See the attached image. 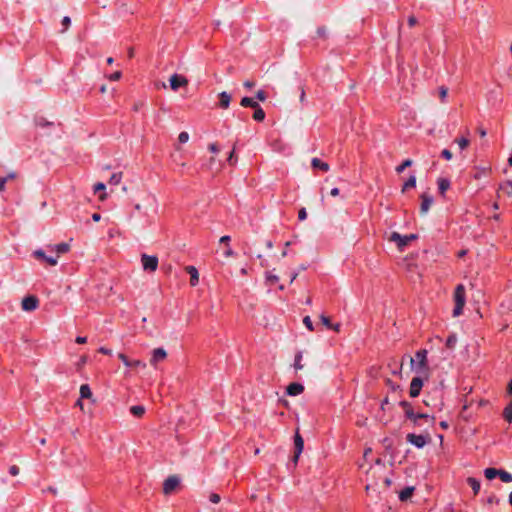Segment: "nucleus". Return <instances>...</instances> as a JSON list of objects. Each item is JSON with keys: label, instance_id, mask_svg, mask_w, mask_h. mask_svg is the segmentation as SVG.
Listing matches in <instances>:
<instances>
[{"label": "nucleus", "instance_id": "f03ea898", "mask_svg": "<svg viewBox=\"0 0 512 512\" xmlns=\"http://www.w3.org/2000/svg\"><path fill=\"white\" fill-rule=\"evenodd\" d=\"M410 367L416 374L422 375L424 378H429V367L427 360V351L419 350L414 357H409Z\"/></svg>", "mask_w": 512, "mask_h": 512}, {"label": "nucleus", "instance_id": "58836bf2", "mask_svg": "<svg viewBox=\"0 0 512 512\" xmlns=\"http://www.w3.org/2000/svg\"><path fill=\"white\" fill-rule=\"evenodd\" d=\"M457 336L455 334H452L450 335L447 340H446V346L449 348V349H453L456 344H457Z\"/></svg>", "mask_w": 512, "mask_h": 512}, {"label": "nucleus", "instance_id": "aec40b11", "mask_svg": "<svg viewBox=\"0 0 512 512\" xmlns=\"http://www.w3.org/2000/svg\"><path fill=\"white\" fill-rule=\"evenodd\" d=\"M311 166L314 168V169H319V170H322L323 172H327L329 171L330 169V166L328 163L326 162H323L322 160H320L319 158H313L311 160Z\"/></svg>", "mask_w": 512, "mask_h": 512}, {"label": "nucleus", "instance_id": "a19ab883", "mask_svg": "<svg viewBox=\"0 0 512 512\" xmlns=\"http://www.w3.org/2000/svg\"><path fill=\"white\" fill-rule=\"evenodd\" d=\"M499 477L505 483L512 482V474H510V473H508L506 471L500 470L499 471Z\"/></svg>", "mask_w": 512, "mask_h": 512}, {"label": "nucleus", "instance_id": "0eeeda50", "mask_svg": "<svg viewBox=\"0 0 512 512\" xmlns=\"http://www.w3.org/2000/svg\"><path fill=\"white\" fill-rule=\"evenodd\" d=\"M428 380V378H424L422 375L417 374L412 378L410 387H409V395L412 398L419 396L421 389L424 385V382Z\"/></svg>", "mask_w": 512, "mask_h": 512}, {"label": "nucleus", "instance_id": "c9c22d12", "mask_svg": "<svg viewBox=\"0 0 512 512\" xmlns=\"http://www.w3.org/2000/svg\"><path fill=\"white\" fill-rule=\"evenodd\" d=\"M416 186V177L415 175H411L409 179L404 183L402 191L404 192L408 188H414Z\"/></svg>", "mask_w": 512, "mask_h": 512}, {"label": "nucleus", "instance_id": "9d476101", "mask_svg": "<svg viewBox=\"0 0 512 512\" xmlns=\"http://www.w3.org/2000/svg\"><path fill=\"white\" fill-rule=\"evenodd\" d=\"M188 84V80L186 77L179 75V74H173L169 78V85L173 91H177L180 87H185Z\"/></svg>", "mask_w": 512, "mask_h": 512}, {"label": "nucleus", "instance_id": "bf43d9fd", "mask_svg": "<svg viewBox=\"0 0 512 512\" xmlns=\"http://www.w3.org/2000/svg\"><path fill=\"white\" fill-rule=\"evenodd\" d=\"M70 23H71L70 17L65 16L62 20V24L64 25L65 29H67L69 27Z\"/></svg>", "mask_w": 512, "mask_h": 512}, {"label": "nucleus", "instance_id": "13d9d810", "mask_svg": "<svg viewBox=\"0 0 512 512\" xmlns=\"http://www.w3.org/2000/svg\"><path fill=\"white\" fill-rule=\"evenodd\" d=\"M208 149L214 154H217L219 152V148L215 143L209 144Z\"/></svg>", "mask_w": 512, "mask_h": 512}, {"label": "nucleus", "instance_id": "6ab92c4d", "mask_svg": "<svg viewBox=\"0 0 512 512\" xmlns=\"http://www.w3.org/2000/svg\"><path fill=\"white\" fill-rule=\"evenodd\" d=\"M80 399H90L92 402H95L93 399V394L91 388L88 384H82L79 388Z\"/></svg>", "mask_w": 512, "mask_h": 512}, {"label": "nucleus", "instance_id": "6e6552de", "mask_svg": "<svg viewBox=\"0 0 512 512\" xmlns=\"http://www.w3.org/2000/svg\"><path fill=\"white\" fill-rule=\"evenodd\" d=\"M430 440V437L428 434H420V435H417V434H413V433H410L407 435V441L415 446L416 448H423Z\"/></svg>", "mask_w": 512, "mask_h": 512}, {"label": "nucleus", "instance_id": "774afa93", "mask_svg": "<svg viewBox=\"0 0 512 512\" xmlns=\"http://www.w3.org/2000/svg\"><path fill=\"white\" fill-rule=\"evenodd\" d=\"M254 85H255V83H254V82H252V81H248V80H247V81H245V82H244V86H245L246 88H248V89L253 88V87H254Z\"/></svg>", "mask_w": 512, "mask_h": 512}, {"label": "nucleus", "instance_id": "3c124183", "mask_svg": "<svg viewBox=\"0 0 512 512\" xmlns=\"http://www.w3.org/2000/svg\"><path fill=\"white\" fill-rule=\"evenodd\" d=\"M256 98L259 100V101H265L266 100V94L263 90H258L257 93H256Z\"/></svg>", "mask_w": 512, "mask_h": 512}, {"label": "nucleus", "instance_id": "dca6fc26", "mask_svg": "<svg viewBox=\"0 0 512 512\" xmlns=\"http://www.w3.org/2000/svg\"><path fill=\"white\" fill-rule=\"evenodd\" d=\"M33 254L36 258L43 259L51 266H55L58 263L57 257L46 256L44 251L41 249L35 250Z\"/></svg>", "mask_w": 512, "mask_h": 512}, {"label": "nucleus", "instance_id": "393cba45", "mask_svg": "<svg viewBox=\"0 0 512 512\" xmlns=\"http://www.w3.org/2000/svg\"><path fill=\"white\" fill-rule=\"evenodd\" d=\"M500 190L503 191L507 196H512V180H507L500 185Z\"/></svg>", "mask_w": 512, "mask_h": 512}, {"label": "nucleus", "instance_id": "39448f33", "mask_svg": "<svg viewBox=\"0 0 512 512\" xmlns=\"http://www.w3.org/2000/svg\"><path fill=\"white\" fill-rule=\"evenodd\" d=\"M417 238V234L401 235L398 232H393L389 240L396 243L398 249L403 251L410 241L416 240Z\"/></svg>", "mask_w": 512, "mask_h": 512}, {"label": "nucleus", "instance_id": "49530a36", "mask_svg": "<svg viewBox=\"0 0 512 512\" xmlns=\"http://www.w3.org/2000/svg\"><path fill=\"white\" fill-rule=\"evenodd\" d=\"M303 324L306 326V328L309 331H313L314 330V326H313L312 320H311V318L309 316H305L304 317Z\"/></svg>", "mask_w": 512, "mask_h": 512}, {"label": "nucleus", "instance_id": "f3484780", "mask_svg": "<svg viewBox=\"0 0 512 512\" xmlns=\"http://www.w3.org/2000/svg\"><path fill=\"white\" fill-rule=\"evenodd\" d=\"M304 391V386L300 383H291L288 385L286 392L289 396H298Z\"/></svg>", "mask_w": 512, "mask_h": 512}, {"label": "nucleus", "instance_id": "0e129e2a", "mask_svg": "<svg viewBox=\"0 0 512 512\" xmlns=\"http://www.w3.org/2000/svg\"><path fill=\"white\" fill-rule=\"evenodd\" d=\"M6 183H7V178H3V177H1V178H0V190H1V191H2V190H4V188H5V184H6Z\"/></svg>", "mask_w": 512, "mask_h": 512}, {"label": "nucleus", "instance_id": "9b49d317", "mask_svg": "<svg viewBox=\"0 0 512 512\" xmlns=\"http://www.w3.org/2000/svg\"><path fill=\"white\" fill-rule=\"evenodd\" d=\"M167 357V352L164 348H156L151 352L150 363L154 367L157 366L158 362L164 361Z\"/></svg>", "mask_w": 512, "mask_h": 512}, {"label": "nucleus", "instance_id": "7ed1b4c3", "mask_svg": "<svg viewBox=\"0 0 512 512\" xmlns=\"http://www.w3.org/2000/svg\"><path fill=\"white\" fill-rule=\"evenodd\" d=\"M454 302L455 307L453 309V317H459L463 313V308L466 303V292L465 287L462 284L456 286L454 291Z\"/></svg>", "mask_w": 512, "mask_h": 512}, {"label": "nucleus", "instance_id": "37998d69", "mask_svg": "<svg viewBox=\"0 0 512 512\" xmlns=\"http://www.w3.org/2000/svg\"><path fill=\"white\" fill-rule=\"evenodd\" d=\"M411 165H412V160L407 159V160L403 161L401 165L396 167V172L402 173L407 167H410Z\"/></svg>", "mask_w": 512, "mask_h": 512}, {"label": "nucleus", "instance_id": "79ce46f5", "mask_svg": "<svg viewBox=\"0 0 512 512\" xmlns=\"http://www.w3.org/2000/svg\"><path fill=\"white\" fill-rule=\"evenodd\" d=\"M316 35L319 38H323V39L327 38V36H328V29L325 26L318 27L316 29Z\"/></svg>", "mask_w": 512, "mask_h": 512}, {"label": "nucleus", "instance_id": "052dcab7", "mask_svg": "<svg viewBox=\"0 0 512 512\" xmlns=\"http://www.w3.org/2000/svg\"><path fill=\"white\" fill-rule=\"evenodd\" d=\"M75 341L78 344H85L87 342V338L84 336H78L76 337Z\"/></svg>", "mask_w": 512, "mask_h": 512}, {"label": "nucleus", "instance_id": "e433bc0d", "mask_svg": "<svg viewBox=\"0 0 512 512\" xmlns=\"http://www.w3.org/2000/svg\"><path fill=\"white\" fill-rule=\"evenodd\" d=\"M122 180V173L121 172H117V173H113L109 179V183L110 184H113V185H118Z\"/></svg>", "mask_w": 512, "mask_h": 512}, {"label": "nucleus", "instance_id": "1a4fd4ad", "mask_svg": "<svg viewBox=\"0 0 512 512\" xmlns=\"http://www.w3.org/2000/svg\"><path fill=\"white\" fill-rule=\"evenodd\" d=\"M117 356L127 369H136L138 367H141V368L146 367V364L144 362H142L141 360H138V359L131 360L123 353H118Z\"/></svg>", "mask_w": 512, "mask_h": 512}, {"label": "nucleus", "instance_id": "a211bd4d", "mask_svg": "<svg viewBox=\"0 0 512 512\" xmlns=\"http://www.w3.org/2000/svg\"><path fill=\"white\" fill-rule=\"evenodd\" d=\"M186 271L190 275V284L191 286H196L199 283V273L195 266H187Z\"/></svg>", "mask_w": 512, "mask_h": 512}, {"label": "nucleus", "instance_id": "4d7b16f0", "mask_svg": "<svg viewBox=\"0 0 512 512\" xmlns=\"http://www.w3.org/2000/svg\"><path fill=\"white\" fill-rule=\"evenodd\" d=\"M441 154L446 160L452 159V153L448 149H444Z\"/></svg>", "mask_w": 512, "mask_h": 512}, {"label": "nucleus", "instance_id": "c85d7f7f", "mask_svg": "<svg viewBox=\"0 0 512 512\" xmlns=\"http://www.w3.org/2000/svg\"><path fill=\"white\" fill-rule=\"evenodd\" d=\"M413 491H414V487H406L405 489H403L399 493L400 500L405 501V500L409 499L412 496Z\"/></svg>", "mask_w": 512, "mask_h": 512}, {"label": "nucleus", "instance_id": "603ef678", "mask_svg": "<svg viewBox=\"0 0 512 512\" xmlns=\"http://www.w3.org/2000/svg\"><path fill=\"white\" fill-rule=\"evenodd\" d=\"M227 161L230 163V164H235L236 162V158H235V148H233V150L230 152L229 156H228V159Z\"/></svg>", "mask_w": 512, "mask_h": 512}, {"label": "nucleus", "instance_id": "a878e982", "mask_svg": "<svg viewBox=\"0 0 512 512\" xmlns=\"http://www.w3.org/2000/svg\"><path fill=\"white\" fill-rule=\"evenodd\" d=\"M145 407L142 406V405H134L130 408V412L135 416V417H142L144 414H145Z\"/></svg>", "mask_w": 512, "mask_h": 512}, {"label": "nucleus", "instance_id": "b1692460", "mask_svg": "<svg viewBox=\"0 0 512 512\" xmlns=\"http://www.w3.org/2000/svg\"><path fill=\"white\" fill-rule=\"evenodd\" d=\"M220 97V107L223 109H227L231 102V96L227 92L223 91L219 94Z\"/></svg>", "mask_w": 512, "mask_h": 512}, {"label": "nucleus", "instance_id": "6e6d98bb", "mask_svg": "<svg viewBox=\"0 0 512 512\" xmlns=\"http://www.w3.org/2000/svg\"><path fill=\"white\" fill-rule=\"evenodd\" d=\"M209 500L212 503L217 504L220 501V496L218 494L213 493L210 495Z\"/></svg>", "mask_w": 512, "mask_h": 512}, {"label": "nucleus", "instance_id": "8fccbe9b", "mask_svg": "<svg viewBox=\"0 0 512 512\" xmlns=\"http://www.w3.org/2000/svg\"><path fill=\"white\" fill-rule=\"evenodd\" d=\"M320 320L323 323V325H325L327 328H330L331 322H330V319L327 316H325L323 314L320 315Z\"/></svg>", "mask_w": 512, "mask_h": 512}, {"label": "nucleus", "instance_id": "cd10ccee", "mask_svg": "<svg viewBox=\"0 0 512 512\" xmlns=\"http://www.w3.org/2000/svg\"><path fill=\"white\" fill-rule=\"evenodd\" d=\"M302 359H303V353L302 352H298L295 355L294 364H293L294 369L296 371L302 370L304 368V365L302 364Z\"/></svg>", "mask_w": 512, "mask_h": 512}, {"label": "nucleus", "instance_id": "4c0bfd02", "mask_svg": "<svg viewBox=\"0 0 512 512\" xmlns=\"http://www.w3.org/2000/svg\"><path fill=\"white\" fill-rule=\"evenodd\" d=\"M455 143L458 145V147L461 149V150H464L468 147L469 145V140L465 137H461V138H457L455 140Z\"/></svg>", "mask_w": 512, "mask_h": 512}, {"label": "nucleus", "instance_id": "5fc2aeb1", "mask_svg": "<svg viewBox=\"0 0 512 512\" xmlns=\"http://www.w3.org/2000/svg\"><path fill=\"white\" fill-rule=\"evenodd\" d=\"M298 218L301 221H303V220H305L307 218V212H306L305 208H302V209L299 210Z\"/></svg>", "mask_w": 512, "mask_h": 512}, {"label": "nucleus", "instance_id": "bb28decb", "mask_svg": "<svg viewBox=\"0 0 512 512\" xmlns=\"http://www.w3.org/2000/svg\"><path fill=\"white\" fill-rule=\"evenodd\" d=\"M254 109H255L254 114H253L254 120L259 121V122L263 121L265 119L264 110L260 107L259 104Z\"/></svg>", "mask_w": 512, "mask_h": 512}, {"label": "nucleus", "instance_id": "338daca9", "mask_svg": "<svg viewBox=\"0 0 512 512\" xmlns=\"http://www.w3.org/2000/svg\"><path fill=\"white\" fill-rule=\"evenodd\" d=\"M331 329H333L334 331L336 332H339L340 331V328H341V325L340 323H336V324H332L331 323V326H330Z\"/></svg>", "mask_w": 512, "mask_h": 512}, {"label": "nucleus", "instance_id": "69168bd1", "mask_svg": "<svg viewBox=\"0 0 512 512\" xmlns=\"http://www.w3.org/2000/svg\"><path fill=\"white\" fill-rule=\"evenodd\" d=\"M339 192H340L339 189L337 187H334L331 189L330 194H331V196L336 197L339 195Z\"/></svg>", "mask_w": 512, "mask_h": 512}, {"label": "nucleus", "instance_id": "c756f323", "mask_svg": "<svg viewBox=\"0 0 512 512\" xmlns=\"http://www.w3.org/2000/svg\"><path fill=\"white\" fill-rule=\"evenodd\" d=\"M69 245L67 243H59L52 247V250L57 252L58 254H64L69 251Z\"/></svg>", "mask_w": 512, "mask_h": 512}, {"label": "nucleus", "instance_id": "20e7f679", "mask_svg": "<svg viewBox=\"0 0 512 512\" xmlns=\"http://www.w3.org/2000/svg\"><path fill=\"white\" fill-rule=\"evenodd\" d=\"M143 200L146 203L145 206L140 202H135L133 204V208L136 212L146 215L148 208H151L155 213L158 211V200L153 193L147 192Z\"/></svg>", "mask_w": 512, "mask_h": 512}, {"label": "nucleus", "instance_id": "e2e57ef3", "mask_svg": "<svg viewBox=\"0 0 512 512\" xmlns=\"http://www.w3.org/2000/svg\"><path fill=\"white\" fill-rule=\"evenodd\" d=\"M99 352L102 353V354H105V355H111L112 354V351L110 349L105 348V347H100L99 348Z\"/></svg>", "mask_w": 512, "mask_h": 512}, {"label": "nucleus", "instance_id": "ea45409f", "mask_svg": "<svg viewBox=\"0 0 512 512\" xmlns=\"http://www.w3.org/2000/svg\"><path fill=\"white\" fill-rule=\"evenodd\" d=\"M265 278L266 281L270 284L276 283L279 280V277L271 271L266 272Z\"/></svg>", "mask_w": 512, "mask_h": 512}, {"label": "nucleus", "instance_id": "09e8293b", "mask_svg": "<svg viewBox=\"0 0 512 512\" xmlns=\"http://www.w3.org/2000/svg\"><path fill=\"white\" fill-rule=\"evenodd\" d=\"M439 95L442 101H445L447 95H448V89L446 87H440L439 88Z\"/></svg>", "mask_w": 512, "mask_h": 512}, {"label": "nucleus", "instance_id": "2f4dec72", "mask_svg": "<svg viewBox=\"0 0 512 512\" xmlns=\"http://www.w3.org/2000/svg\"><path fill=\"white\" fill-rule=\"evenodd\" d=\"M499 471L495 468H486L484 470V475L488 480H493L496 476H499Z\"/></svg>", "mask_w": 512, "mask_h": 512}, {"label": "nucleus", "instance_id": "864d4df0", "mask_svg": "<svg viewBox=\"0 0 512 512\" xmlns=\"http://www.w3.org/2000/svg\"><path fill=\"white\" fill-rule=\"evenodd\" d=\"M20 470L19 468L16 466V465H12L10 468H9V473L12 475V476H17L19 474Z\"/></svg>", "mask_w": 512, "mask_h": 512}, {"label": "nucleus", "instance_id": "ddd939ff", "mask_svg": "<svg viewBox=\"0 0 512 512\" xmlns=\"http://www.w3.org/2000/svg\"><path fill=\"white\" fill-rule=\"evenodd\" d=\"M294 445H295V455H294L293 461H294V463H297V461L304 449L303 438L300 436V434L298 432H296V434L294 436Z\"/></svg>", "mask_w": 512, "mask_h": 512}, {"label": "nucleus", "instance_id": "c03bdc74", "mask_svg": "<svg viewBox=\"0 0 512 512\" xmlns=\"http://www.w3.org/2000/svg\"><path fill=\"white\" fill-rule=\"evenodd\" d=\"M222 255L224 258H230L234 256V251L229 244L225 245L223 248Z\"/></svg>", "mask_w": 512, "mask_h": 512}, {"label": "nucleus", "instance_id": "7c9ffc66", "mask_svg": "<svg viewBox=\"0 0 512 512\" xmlns=\"http://www.w3.org/2000/svg\"><path fill=\"white\" fill-rule=\"evenodd\" d=\"M467 482L471 486V488L473 489L474 494H478V492L480 491V482H479V480H477L476 478H473V477H469L467 479Z\"/></svg>", "mask_w": 512, "mask_h": 512}, {"label": "nucleus", "instance_id": "4468645a", "mask_svg": "<svg viewBox=\"0 0 512 512\" xmlns=\"http://www.w3.org/2000/svg\"><path fill=\"white\" fill-rule=\"evenodd\" d=\"M38 307V299L34 296H27L22 300L24 311H34Z\"/></svg>", "mask_w": 512, "mask_h": 512}, {"label": "nucleus", "instance_id": "de8ad7c7", "mask_svg": "<svg viewBox=\"0 0 512 512\" xmlns=\"http://www.w3.org/2000/svg\"><path fill=\"white\" fill-rule=\"evenodd\" d=\"M122 74L120 71H116L112 74L106 76V78L110 81H118L121 78Z\"/></svg>", "mask_w": 512, "mask_h": 512}, {"label": "nucleus", "instance_id": "423d86ee", "mask_svg": "<svg viewBox=\"0 0 512 512\" xmlns=\"http://www.w3.org/2000/svg\"><path fill=\"white\" fill-rule=\"evenodd\" d=\"M158 257L155 255L142 254L141 255V265L142 269L145 272H155L158 268Z\"/></svg>", "mask_w": 512, "mask_h": 512}, {"label": "nucleus", "instance_id": "5701e85b", "mask_svg": "<svg viewBox=\"0 0 512 512\" xmlns=\"http://www.w3.org/2000/svg\"><path fill=\"white\" fill-rule=\"evenodd\" d=\"M439 192L444 195L446 191L450 188V181L446 178H439L437 180Z\"/></svg>", "mask_w": 512, "mask_h": 512}, {"label": "nucleus", "instance_id": "a18cd8bd", "mask_svg": "<svg viewBox=\"0 0 512 512\" xmlns=\"http://www.w3.org/2000/svg\"><path fill=\"white\" fill-rule=\"evenodd\" d=\"M190 139V136H189V133L186 132V131H183L181 132L179 135H178V142L180 144H185L189 141Z\"/></svg>", "mask_w": 512, "mask_h": 512}, {"label": "nucleus", "instance_id": "473e14b6", "mask_svg": "<svg viewBox=\"0 0 512 512\" xmlns=\"http://www.w3.org/2000/svg\"><path fill=\"white\" fill-rule=\"evenodd\" d=\"M503 416L509 423L512 422V400L504 408Z\"/></svg>", "mask_w": 512, "mask_h": 512}, {"label": "nucleus", "instance_id": "2eb2a0df", "mask_svg": "<svg viewBox=\"0 0 512 512\" xmlns=\"http://www.w3.org/2000/svg\"><path fill=\"white\" fill-rule=\"evenodd\" d=\"M421 205H420V212L425 215L428 213L430 207L432 206L434 199L429 194L423 193L421 195Z\"/></svg>", "mask_w": 512, "mask_h": 512}, {"label": "nucleus", "instance_id": "412c9836", "mask_svg": "<svg viewBox=\"0 0 512 512\" xmlns=\"http://www.w3.org/2000/svg\"><path fill=\"white\" fill-rule=\"evenodd\" d=\"M474 174H473V178L476 179V180H479L483 177H485L486 175H488L491 171V168L490 167H481V166H476L474 168Z\"/></svg>", "mask_w": 512, "mask_h": 512}, {"label": "nucleus", "instance_id": "f257e3e1", "mask_svg": "<svg viewBox=\"0 0 512 512\" xmlns=\"http://www.w3.org/2000/svg\"><path fill=\"white\" fill-rule=\"evenodd\" d=\"M401 405L405 408L406 417L413 423L416 427L423 426H433L435 423L434 416L423 413H415L411 407V405L407 402H402Z\"/></svg>", "mask_w": 512, "mask_h": 512}, {"label": "nucleus", "instance_id": "f8f14e48", "mask_svg": "<svg viewBox=\"0 0 512 512\" xmlns=\"http://www.w3.org/2000/svg\"><path fill=\"white\" fill-rule=\"evenodd\" d=\"M180 480L176 476H171L164 481L163 491L165 494L172 493L179 485Z\"/></svg>", "mask_w": 512, "mask_h": 512}, {"label": "nucleus", "instance_id": "680f3d73", "mask_svg": "<svg viewBox=\"0 0 512 512\" xmlns=\"http://www.w3.org/2000/svg\"><path fill=\"white\" fill-rule=\"evenodd\" d=\"M229 241H230V236L228 235H225V236H222L220 239H219V242L222 244H229Z\"/></svg>", "mask_w": 512, "mask_h": 512}, {"label": "nucleus", "instance_id": "f704fd0d", "mask_svg": "<svg viewBox=\"0 0 512 512\" xmlns=\"http://www.w3.org/2000/svg\"><path fill=\"white\" fill-rule=\"evenodd\" d=\"M241 105L243 107H251V108H255L257 105H258V102L254 101L252 98L250 97H244L242 98L241 100Z\"/></svg>", "mask_w": 512, "mask_h": 512}, {"label": "nucleus", "instance_id": "4be33fe9", "mask_svg": "<svg viewBox=\"0 0 512 512\" xmlns=\"http://www.w3.org/2000/svg\"><path fill=\"white\" fill-rule=\"evenodd\" d=\"M93 191H94V193L101 192V194L99 195L100 201H105L108 197V195L106 193V186L102 182L96 183L93 187Z\"/></svg>", "mask_w": 512, "mask_h": 512}, {"label": "nucleus", "instance_id": "72a5a7b5", "mask_svg": "<svg viewBox=\"0 0 512 512\" xmlns=\"http://www.w3.org/2000/svg\"><path fill=\"white\" fill-rule=\"evenodd\" d=\"M88 357L86 355H82L79 357L77 362L75 363V368L77 371H81L83 367L87 364Z\"/></svg>", "mask_w": 512, "mask_h": 512}]
</instances>
